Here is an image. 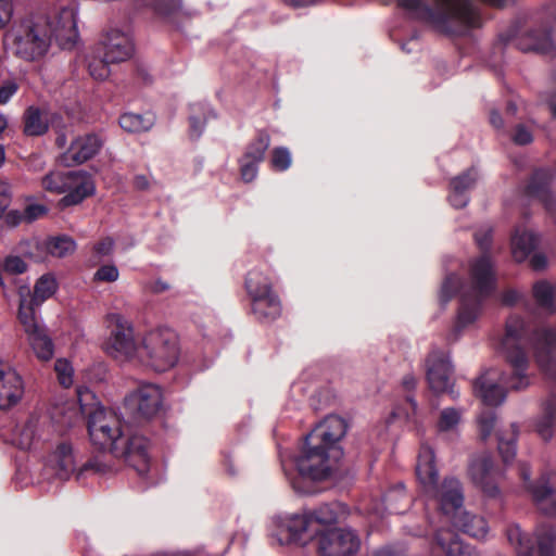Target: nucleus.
<instances>
[{
  "instance_id": "nucleus-1",
  "label": "nucleus",
  "mask_w": 556,
  "mask_h": 556,
  "mask_svg": "<svg viewBox=\"0 0 556 556\" xmlns=\"http://www.w3.org/2000/svg\"><path fill=\"white\" fill-rule=\"evenodd\" d=\"M532 350L539 368L556 381V325L531 327L519 315H510L506 320L502 341L509 372L490 369L473 382V392L488 406L501 405L507 391H519L530 384L528 376L529 358L521 342Z\"/></svg>"
},
{
  "instance_id": "nucleus-2",
  "label": "nucleus",
  "mask_w": 556,
  "mask_h": 556,
  "mask_svg": "<svg viewBox=\"0 0 556 556\" xmlns=\"http://www.w3.org/2000/svg\"><path fill=\"white\" fill-rule=\"evenodd\" d=\"M77 396L81 414L88 418L87 428L90 441L102 452L101 456H94L81 466L78 477L88 470L97 473L112 471V457L124 458L125 463L139 475H146L151 460L149 439L137 433L125 438L121 429V420L115 413L106 410L102 406L92 409L91 405L87 403L88 400H94V394L88 388H79Z\"/></svg>"
},
{
  "instance_id": "nucleus-3",
  "label": "nucleus",
  "mask_w": 556,
  "mask_h": 556,
  "mask_svg": "<svg viewBox=\"0 0 556 556\" xmlns=\"http://www.w3.org/2000/svg\"><path fill=\"white\" fill-rule=\"evenodd\" d=\"M54 39L62 49H72L78 39L76 14L72 8H62L53 16L30 14L14 23L5 34L14 54L28 62L43 58Z\"/></svg>"
},
{
  "instance_id": "nucleus-4",
  "label": "nucleus",
  "mask_w": 556,
  "mask_h": 556,
  "mask_svg": "<svg viewBox=\"0 0 556 556\" xmlns=\"http://www.w3.org/2000/svg\"><path fill=\"white\" fill-rule=\"evenodd\" d=\"M112 349L125 358L136 357L143 366L163 372L176 365L179 346L175 333L168 329L149 331L137 344L134 329L121 321L116 316V327L112 331Z\"/></svg>"
},
{
  "instance_id": "nucleus-5",
  "label": "nucleus",
  "mask_w": 556,
  "mask_h": 556,
  "mask_svg": "<svg viewBox=\"0 0 556 556\" xmlns=\"http://www.w3.org/2000/svg\"><path fill=\"white\" fill-rule=\"evenodd\" d=\"M397 0V4L412 16L430 25L435 31L448 36H464L469 29L481 26L478 10L470 0Z\"/></svg>"
},
{
  "instance_id": "nucleus-6",
  "label": "nucleus",
  "mask_w": 556,
  "mask_h": 556,
  "mask_svg": "<svg viewBox=\"0 0 556 556\" xmlns=\"http://www.w3.org/2000/svg\"><path fill=\"white\" fill-rule=\"evenodd\" d=\"M473 237L481 251V255L470 266V288L460 295L456 321L457 330L472 324L477 319L483 301L494 292L496 286L490 254L492 249V229H479L475 232Z\"/></svg>"
},
{
  "instance_id": "nucleus-7",
  "label": "nucleus",
  "mask_w": 556,
  "mask_h": 556,
  "mask_svg": "<svg viewBox=\"0 0 556 556\" xmlns=\"http://www.w3.org/2000/svg\"><path fill=\"white\" fill-rule=\"evenodd\" d=\"M344 513L345 505L332 502L305 510L301 515L278 516L273 519L275 529L271 535L280 545L305 543L306 540L316 538L329 529V526L338 523Z\"/></svg>"
},
{
  "instance_id": "nucleus-8",
  "label": "nucleus",
  "mask_w": 556,
  "mask_h": 556,
  "mask_svg": "<svg viewBox=\"0 0 556 556\" xmlns=\"http://www.w3.org/2000/svg\"><path fill=\"white\" fill-rule=\"evenodd\" d=\"M416 476L424 488V492L434 498L444 516L459 514L464 503V492L459 480L445 478L439 484L438 469L433 450L422 444L416 464Z\"/></svg>"
},
{
  "instance_id": "nucleus-9",
  "label": "nucleus",
  "mask_w": 556,
  "mask_h": 556,
  "mask_svg": "<svg viewBox=\"0 0 556 556\" xmlns=\"http://www.w3.org/2000/svg\"><path fill=\"white\" fill-rule=\"evenodd\" d=\"M556 22V0L544 7L534 15L536 26L530 27L521 34H517L515 27H511L500 35V40L504 45L515 41L516 47L522 52H535L548 54L555 50V43L552 38L553 24Z\"/></svg>"
},
{
  "instance_id": "nucleus-10",
  "label": "nucleus",
  "mask_w": 556,
  "mask_h": 556,
  "mask_svg": "<svg viewBox=\"0 0 556 556\" xmlns=\"http://www.w3.org/2000/svg\"><path fill=\"white\" fill-rule=\"evenodd\" d=\"M331 458L333 453L330 450L323 444H311L308 435H305L294 463L302 478L323 481L331 476Z\"/></svg>"
},
{
  "instance_id": "nucleus-11",
  "label": "nucleus",
  "mask_w": 556,
  "mask_h": 556,
  "mask_svg": "<svg viewBox=\"0 0 556 556\" xmlns=\"http://www.w3.org/2000/svg\"><path fill=\"white\" fill-rule=\"evenodd\" d=\"M506 536L518 556H555L556 529L552 526L543 525L538 529L536 546L516 525L507 528Z\"/></svg>"
},
{
  "instance_id": "nucleus-12",
  "label": "nucleus",
  "mask_w": 556,
  "mask_h": 556,
  "mask_svg": "<svg viewBox=\"0 0 556 556\" xmlns=\"http://www.w3.org/2000/svg\"><path fill=\"white\" fill-rule=\"evenodd\" d=\"M316 539L318 552L323 556H352L361 546L359 536L351 529H326Z\"/></svg>"
},
{
  "instance_id": "nucleus-13",
  "label": "nucleus",
  "mask_w": 556,
  "mask_h": 556,
  "mask_svg": "<svg viewBox=\"0 0 556 556\" xmlns=\"http://www.w3.org/2000/svg\"><path fill=\"white\" fill-rule=\"evenodd\" d=\"M519 475L538 509L545 516L556 518V490L549 483V476L544 473L532 482L530 467L526 463L519 464Z\"/></svg>"
},
{
  "instance_id": "nucleus-14",
  "label": "nucleus",
  "mask_w": 556,
  "mask_h": 556,
  "mask_svg": "<svg viewBox=\"0 0 556 556\" xmlns=\"http://www.w3.org/2000/svg\"><path fill=\"white\" fill-rule=\"evenodd\" d=\"M58 289L55 278L51 274L42 275L35 283L31 292L29 286L18 285L17 294L20 298L18 316H36V309Z\"/></svg>"
},
{
  "instance_id": "nucleus-15",
  "label": "nucleus",
  "mask_w": 556,
  "mask_h": 556,
  "mask_svg": "<svg viewBox=\"0 0 556 556\" xmlns=\"http://www.w3.org/2000/svg\"><path fill=\"white\" fill-rule=\"evenodd\" d=\"M162 391L152 383L139 386L125 397V406L138 418L151 419L162 408Z\"/></svg>"
},
{
  "instance_id": "nucleus-16",
  "label": "nucleus",
  "mask_w": 556,
  "mask_h": 556,
  "mask_svg": "<svg viewBox=\"0 0 556 556\" xmlns=\"http://www.w3.org/2000/svg\"><path fill=\"white\" fill-rule=\"evenodd\" d=\"M426 367L427 381L434 393H454L451 381L453 368L445 352L433 349L426 359Z\"/></svg>"
},
{
  "instance_id": "nucleus-17",
  "label": "nucleus",
  "mask_w": 556,
  "mask_h": 556,
  "mask_svg": "<svg viewBox=\"0 0 556 556\" xmlns=\"http://www.w3.org/2000/svg\"><path fill=\"white\" fill-rule=\"evenodd\" d=\"M346 421L338 415H329L319 422L307 435L311 444H323L333 453V458L341 456L339 441L345 435Z\"/></svg>"
},
{
  "instance_id": "nucleus-18",
  "label": "nucleus",
  "mask_w": 556,
  "mask_h": 556,
  "mask_svg": "<svg viewBox=\"0 0 556 556\" xmlns=\"http://www.w3.org/2000/svg\"><path fill=\"white\" fill-rule=\"evenodd\" d=\"M469 473L473 483L479 486L489 497H496L500 494L498 481L502 473L494 466L493 460L488 456L473 459L469 466Z\"/></svg>"
},
{
  "instance_id": "nucleus-19",
  "label": "nucleus",
  "mask_w": 556,
  "mask_h": 556,
  "mask_svg": "<svg viewBox=\"0 0 556 556\" xmlns=\"http://www.w3.org/2000/svg\"><path fill=\"white\" fill-rule=\"evenodd\" d=\"M553 180L552 170L548 168L535 169L528 179L525 187V194L528 198L539 200L546 212L555 217L556 216V202L551 191V184Z\"/></svg>"
},
{
  "instance_id": "nucleus-20",
  "label": "nucleus",
  "mask_w": 556,
  "mask_h": 556,
  "mask_svg": "<svg viewBox=\"0 0 556 556\" xmlns=\"http://www.w3.org/2000/svg\"><path fill=\"white\" fill-rule=\"evenodd\" d=\"M18 320L37 358L43 362L51 359L54 354V344L47 329L37 323L36 316H18Z\"/></svg>"
},
{
  "instance_id": "nucleus-21",
  "label": "nucleus",
  "mask_w": 556,
  "mask_h": 556,
  "mask_svg": "<svg viewBox=\"0 0 556 556\" xmlns=\"http://www.w3.org/2000/svg\"><path fill=\"white\" fill-rule=\"evenodd\" d=\"M103 139L98 134L76 137L63 153L62 160L67 166H76L91 160L102 148Z\"/></svg>"
},
{
  "instance_id": "nucleus-22",
  "label": "nucleus",
  "mask_w": 556,
  "mask_h": 556,
  "mask_svg": "<svg viewBox=\"0 0 556 556\" xmlns=\"http://www.w3.org/2000/svg\"><path fill=\"white\" fill-rule=\"evenodd\" d=\"M96 185L90 174L84 170L71 172L64 197L60 199L59 206L65 208L80 204L85 199L93 195Z\"/></svg>"
},
{
  "instance_id": "nucleus-23",
  "label": "nucleus",
  "mask_w": 556,
  "mask_h": 556,
  "mask_svg": "<svg viewBox=\"0 0 556 556\" xmlns=\"http://www.w3.org/2000/svg\"><path fill=\"white\" fill-rule=\"evenodd\" d=\"M23 394L22 377L8 363L0 361V409L15 406Z\"/></svg>"
},
{
  "instance_id": "nucleus-24",
  "label": "nucleus",
  "mask_w": 556,
  "mask_h": 556,
  "mask_svg": "<svg viewBox=\"0 0 556 556\" xmlns=\"http://www.w3.org/2000/svg\"><path fill=\"white\" fill-rule=\"evenodd\" d=\"M103 56L112 63L127 61L134 52V45L129 36L118 29L106 31L100 42Z\"/></svg>"
},
{
  "instance_id": "nucleus-25",
  "label": "nucleus",
  "mask_w": 556,
  "mask_h": 556,
  "mask_svg": "<svg viewBox=\"0 0 556 556\" xmlns=\"http://www.w3.org/2000/svg\"><path fill=\"white\" fill-rule=\"evenodd\" d=\"M434 546L445 556H479L475 547L465 544L457 533L450 529H439L434 534Z\"/></svg>"
},
{
  "instance_id": "nucleus-26",
  "label": "nucleus",
  "mask_w": 556,
  "mask_h": 556,
  "mask_svg": "<svg viewBox=\"0 0 556 556\" xmlns=\"http://www.w3.org/2000/svg\"><path fill=\"white\" fill-rule=\"evenodd\" d=\"M451 522L455 529L477 540L484 539L489 531L486 520L483 517L467 511L455 514L451 517Z\"/></svg>"
},
{
  "instance_id": "nucleus-27",
  "label": "nucleus",
  "mask_w": 556,
  "mask_h": 556,
  "mask_svg": "<svg viewBox=\"0 0 556 556\" xmlns=\"http://www.w3.org/2000/svg\"><path fill=\"white\" fill-rule=\"evenodd\" d=\"M251 302V313L260 323H270L277 319L281 314V302L276 292L257 296Z\"/></svg>"
},
{
  "instance_id": "nucleus-28",
  "label": "nucleus",
  "mask_w": 556,
  "mask_h": 556,
  "mask_svg": "<svg viewBox=\"0 0 556 556\" xmlns=\"http://www.w3.org/2000/svg\"><path fill=\"white\" fill-rule=\"evenodd\" d=\"M50 462L53 464L56 476L61 480L70 479L72 473L76 470V460L72 444L68 442L59 443L50 456Z\"/></svg>"
},
{
  "instance_id": "nucleus-29",
  "label": "nucleus",
  "mask_w": 556,
  "mask_h": 556,
  "mask_svg": "<svg viewBox=\"0 0 556 556\" xmlns=\"http://www.w3.org/2000/svg\"><path fill=\"white\" fill-rule=\"evenodd\" d=\"M539 237L523 227H516L511 237V249L514 258L523 262L538 247Z\"/></svg>"
},
{
  "instance_id": "nucleus-30",
  "label": "nucleus",
  "mask_w": 556,
  "mask_h": 556,
  "mask_svg": "<svg viewBox=\"0 0 556 556\" xmlns=\"http://www.w3.org/2000/svg\"><path fill=\"white\" fill-rule=\"evenodd\" d=\"M23 134L27 137H40L48 132L49 121L46 113L38 106L26 108L22 116Z\"/></svg>"
},
{
  "instance_id": "nucleus-31",
  "label": "nucleus",
  "mask_w": 556,
  "mask_h": 556,
  "mask_svg": "<svg viewBox=\"0 0 556 556\" xmlns=\"http://www.w3.org/2000/svg\"><path fill=\"white\" fill-rule=\"evenodd\" d=\"M216 118L215 112L205 102H197L190 105L189 114V136L191 139L197 140L201 137L206 123Z\"/></svg>"
},
{
  "instance_id": "nucleus-32",
  "label": "nucleus",
  "mask_w": 556,
  "mask_h": 556,
  "mask_svg": "<svg viewBox=\"0 0 556 556\" xmlns=\"http://www.w3.org/2000/svg\"><path fill=\"white\" fill-rule=\"evenodd\" d=\"M244 289L251 300L260 296H265L275 292L273 289L271 279L262 270H250L244 279Z\"/></svg>"
},
{
  "instance_id": "nucleus-33",
  "label": "nucleus",
  "mask_w": 556,
  "mask_h": 556,
  "mask_svg": "<svg viewBox=\"0 0 556 556\" xmlns=\"http://www.w3.org/2000/svg\"><path fill=\"white\" fill-rule=\"evenodd\" d=\"M556 424V395L551 394L543 405V415L536 422V432L544 440L548 441L554 434Z\"/></svg>"
},
{
  "instance_id": "nucleus-34",
  "label": "nucleus",
  "mask_w": 556,
  "mask_h": 556,
  "mask_svg": "<svg viewBox=\"0 0 556 556\" xmlns=\"http://www.w3.org/2000/svg\"><path fill=\"white\" fill-rule=\"evenodd\" d=\"M270 135L265 129L256 130L253 139L247 144L242 157L263 163L270 146Z\"/></svg>"
},
{
  "instance_id": "nucleus-35",
  "label": "nucleus",
  "mask_w": 556,
  "mask_h": 556,
  "mask_svg": "<svg viewBox=\"0 0 556 556\" xmlns=\"http://www.w3.org/2000/svg\"><path fill=\"white\" fill-rule=\"evenodd\" d=\"M532 296L539 307L554 312L556 285L549 282L546 279H540L532 286Z\"/></svg>"
},
{
  "instance_id": "nucleus-36",
  "label": "nucleus",
  "mask_w": 556,
  "mask_h": 556,
  "mask_svg": "<svg viewBox=\"0 0 556 556\" xmlns=\"http://www.w3.org/2000/svg\"><path fill=\"white\" fill-rule=\"evenodd\" d=\"M118 123L125 131L135 134L150 130L155 123V118L150 113H124L119 116Z\"/></svg>"
},
{
  "instance_id": "nucleus-37",
  "label": "nucleus",
  "mask_w": 556,
  "mask_h": 556,
  "mask_svg": "<svg viewBox=\"0 0 556 556\" xmlns=\"http://www.w3.org/2000/svg\"><path fill=\"white\" fill-rule=\"evenodd\" d=\"M146 5L151 7L157 17L168 23H174L181 11L178 0H149Z\"/></svg>"
},
{
  "instance_id": "nucleus-38",
  "label": "nucleus",
  "mask_w": 556,
  "mask_h": 556,
  "mask_svg": "<svg viewBox=\"0 0 556 556\" xmlns=\"http://www.w3.org/2000/svg\"><path fill=\"white\" fill-rule=\"evenodd\" d=\"M47 252L55 257H64L76 249L75 241L68 236L50 238L46 243Z\"/></svg>"
},
{
  "instance_id": "nucleus-39",
  "label": "nucleus",
  "mask_w": 556,
  "mask_h": 556,
  "mask_svg": "<svg viewBox=\"0 0 556 556\" xmlns=\"http://www.w3.org/2000/svg\"><path fill=\"white\" fill-rule=\"evenodd\" d=\"M71 172H50L41 179L42 188L52 193L61 194L66 191Z\"/></svg>"
},
{
  "instance_id": "nucleus-40",
  "label": "nucleus",
  "mask_w": 556,
  "mask_h": 556,
  "mask_svg": "<svg viewBox=\"0 0 556 556\" xmlns=\"http://www.w3.org/2000/svg\"><path fill=\"white\" fill-rule=\"evenodd\" d=\"M462 285V278L457 274L451 273L446 275L440 291L441 304L445 305L447 302H450L458 293Z\"/></svg>"
},
{
  "instance_id": "nucleus-41",
  "label": "nucleus",
  "mask_w": 556,
  "mask_h": 556,
  "mask_svg": "<svg viewBox=\"0 0 556 556\" xmlns=\"http://www.w3.org/2000/svg\"><path fill=\"white\" fill-rule=\"evenodd\" d=\"M518 437V428L516 425H511V434L509 439L498 437V453L505 464H509L516 456V442Z\"/></svg>"
},
{
  "instance_id": "nucleus-42",
  "label": "nucleus",
  "mask_w": 556,
  "mask_h": 556,
  "mask_svg": "<svg viewBox=\"0 0 556 556\" xmlns=\"http://www.w3.org/2000/svg\"><path fill=\"white\" fill-rule=\"evenodd\" d=\"M460 421V413L452 407L444 408L440 413V417L437 422V429L439 433L454 431Z\"/></svg>"
},
{
  "instance_id": "nucleus-43",
  "label": "nucleus",
  "mask_w": 556,
  "mask_h": 556,
  "mask_svg": "<svg viewBox=\"0 0 556 556\" xmlns=\"http://www.w3.org/2000/svg\"><path fill=\"white\" fill-rule=\"evenodd\" d=\"M292 163L291 153L286 147H276L271 151L270 166L276 172L287 170Z\"/></svg>"
},
{
  "instance_id": "nucleus-44",
  "label": "nucleus",
  "mask_w": 556,
  "mask_h": 556,
  "mask_svg": "<svg viewBox=\"0 0 556 556\" xmlns=\"http://www.w3.org/2000/svg\"><path fill=\"white\" fill-rule=\"evenodd\" d=\"M110 64L113 63L106 60V55L102 58L93 56L88 61V72L92 78L104 80L110 76Z\"/></svg>"
},
{
  "instance_id": "nucleus-45",
  "label": "nucleus",
  "mask_w": 556,
  "mask_h": 556,
  "mask_svg": "<svg viewBox=\"0 0 556 556\" xmlns=\"http://www.w3.org/2000/svg\"><path fill=\"white\" fill-rule=\"evenodd\" d=\"M54 370L58 376L59 383L64 388H70L73 383V367L65 358L55 361Z\"/></svg>"
},
{
  "instance_id": "nucleus-46",
  "label": "nucleus",
  "mask_w": 556,
  "mask_h": 556,
  "mask_svg": "<svg viewBox=\"0 0 556 556\" xmlns=\"http://www.w3.org/2000/svg\"><path fill=\"white\" fill-rule=\"evenodd\" d=\"M460 181L459 179H451L450 181L451 192L448 194V201L455 208H463L469 202L467 191L459 190Z\"/></svg>"
},
{
  "instance_id": "nucleus-47",
  "label": "nucleus",
  "mask_w": 556,
  "mask_h": 556,
  "mask_svg": "<svg viewBox=\"0 0 556 556\" xmlns=\"http://www.w3.org/2000/svg\"><path fill=\"white\" fill-rule=\"evenodd\" d=\"M496 421L493 410H483L478 417V427L481 440L485 441L492 433Z\"/></svg>"
},
{
  "instance_id": "nucleus-48",
  "label": "nucleus",
  "mask_w": 556,
  "mask_h": 556,
  "mask_svg": "<svg viewBox=\"0 0 556 556\" xmlns=\"http://www.w3.org/2000/svg\"><path fill=\"white\" fill-rule=\"evenodd\" d=\"M238 163L241 179L244 182L253 181L257 176L258 166L261 163L252 160H244L242 156L239 159Z\"/></svg>"
},
{
  "instance_id": "nucleus-49",
  "label": "nucleus",
  "mask_w": 556,
  "mask_h": 556,
  "mask_svg": "<svg viewBox=\"0 0 556 556\" xmlns=\"http://www.w3.org/2000/svg\"><path fill=\"white\" fill-rule=\"evenodd\" d=\"M22 212L25 224H31L46 216L49 208L45 204L34 203L26 205Z\"/></svg>"
},
{
  "instance_id": "nucleus-50",
  "label": "nucleus",
  "mask_w": 556,
  "mask_h": 556,
  "mask_svg": "<svg viewBox=\"0 0 556 556\" xmlns=\"http://www.w3.org/2000/svg\"><path fill=\"white\" fill-rule=\"evenodd\" d=\"M119 273L115 265L108 264L100 266L93 275V281L114 282L118 279Z\"/></svg>"
},
{
  "instance_id": "nucleus-51",
  "label": "nucleus",
  "mask_w": 556,
  "mask_h": 556,
  "mask_svg": "<svg viewBox=\"0 0 556 556\" xmlns=\"http://www.w3.org/2000/svg\"><path fill=\"white\" fill-rule=\"evenodd\" d=\"M3 270L9 275H20L27 270V264L22 257L10 255L4 258Z\"/></svg>"
},
{
  "instance_id": "nucleus-52",
  "label": "nucleus",
  "mask_w": 556,
  "mask_h": 556,
  "mask_svg": "<svg viewBox=\"0 0 556 556\" xmlns=\"http://www.w3.org/2000/svg\"><path fill=\"white\" fill-rule=\"evenodd\" d=\"M511 140L517 146H527L533 141V135L529 127L518 124L513 130Z\"/></svg>"
},
{
  "instance_id": "nucleus-53",
  "label": "nucleus",
  "mask_w": 556,
  "mask_h": 556,
  "mask_svg": "<svg viewBox=\"0 0 556 556\" xmlns=\"http://www.w3.org/2000/svg\"><path fill=\"white\" fill-rule=\"evenodd\" d=\"M18 89L20 85L15 79L3 80L0 85V104H7Z\"/></svg>"
},
{
  "instance_id": "nucleus-54",
  "label": "nucleus",
  "mask_w": 556,
  "mask_h": 556,
  "mask_svg": "<svg viewBox=\"0 0 556 556\" xmlns=\"http://www.w3.org/2000/svg\"><path fill=\"white\" fill-rule=\"evenodd\" d=\"M453 179L462 180L459 190L468 192L470 189L475 187L476 181L478 179V173L475 167H470L460 175L454 177Z\"/></svg>"
},
{
  "instance_id": "nucleus-55",
  "label": "nucleus",
  "mask_w": 556,
  "mask_h": 556,
  "mask_svg": "<svg viewBox=\"0 0 556 556\" xmlns=\"http://www.w3.org/2000/svg\"><path fill=\"white\" fill-rule=\"evenodd\" d=\"M2 220L3 225L9 228H15L22 223H25L23 218V212L18 210H10L8 212L5 211Z\"/></svg>"
},
{
  "instance_id": "nucleus-56",
  "label": "nucleus",
  "mask_w": 556,
  "mask_h": 556,
  "mask_svg": "<svg viewBox=\"0 0 556 556\" xmlns=\"http://www.w3.org/2000/svg\"><path fill=\"white\" fill-rule=\"evenodd\" d=\"M13 15V4L11 0H0V29L4 28Z\"/></svg>"
},
{
  "instance_id": "nucleus-57",
  "label": "nucleus",
  "mask_w": 556,
  "mask_h": 556,
  "mask_svg": "<svg viewBox=\"0 0 556 556\" xmlns=\"http://www.w3.org/2000/svg\"><path fill=\"white\" fill-rule=\"evenodd\" d=\"M11 203V189L8 184L0 182V220Z\"/></svg>"
},
{
  "instance_id": "nucleus-58",
  "label": "nucleus",
  "mask_w": 556,
  "mask_h": 556,
  "mask_svg": "<svg viewBox=\"0 0 556 556\" xmlns=\"http://www.w3.org/2000/svg\"><path fill=\"white\" fill-rule=\"evenodd\" d=\"M114 247L112 238L106 237L94 244L93 251L101 256L110 255Z\"/></svg>"
},
{
  "instance_id": "nucleus-59",
  "label": "nucleus",
  "mask_w": 556,
  "mask_h": 556,
  "mask_svg": "<svg viewBox=\"0 0 556 556\" xmlns=\"http://www.w3.org/2000/svg\"><path fill=\"white\" fill-rule=\"evenodd\" d=\"M530 266L535 271H541L547 266V258L543 253H535L530 258Z\"/></svg>"
},
{
  "instance_id": "nucleus-60",
  "label": "nucleus",
  "mask_w": 556,
  "mask_h": 556,
  "mask_svg": "<svg viewBox=\"0 0 556 556\" xmlns=\"http://www.w3.org/2000/svg\"><path fill=\"white\" fill-rule=\"evenodd\" d=\"M520 299V293L514 289L505 291L502 295V302L505 305H515Z\"/></svg>"
},
{
  "instance_id": "nucleus-61",
  "label": "nucleus",
  "mask_w": 556,
  "mask_h": 556,
  "mask_svg": "<svg viewBox=\"0 0 556 556\" xmlns=\"http://www.w3.org/2000/svg\"><path fill=\"white\" fill-rule=\"evenodd\" d=\"M490 124L496 129H502L504 127V122L498 111L492 110L490 112Z\"/></svg>"
},
{
  "instance_id": "nucleus-62",
  "label": "nucleus",
  "mask_w": 556,
  "mask_h": 556,
  "mask_svg": "<svg viewBox=\"0 0 556 556\" xmlns=\"http://www.w3.org/2000/svg\"><path fill=\"white\" fill-rule=\"evenodd\" d=\"M132 185L137 190H147L149 188V179L144 175H137L134 178Z\"/></svg>"
},
{
  "instance_id": "nucleus-63",
  "label": "nucleus",
  "mask_w": 556,
  "mask_h": 556,
  "mask_svg": "<svg viewBox=\"0 0 556 556\" xmlns=\"http://www.w3.org/2000/svg\"><path fill=\"white\" fill-rule=\"evenodd\" d=\"M168 289H169V285L162 279H156L151 286V291L156 294L163 293V292L167 291Z\"/></svg>"
},
{
  "instance_id": "nucleus-64",
  "label": "nucleus",
  "mask_w": 556,
  "mask_h": 556,
  "mask_svg": "<svg viewBox=\"0 0 556 556\" xmlns=\"http://www.w3.org/2000/svg\"><path fill=\"white\" fill-rule=\"evenodd\" d=\"M371 556H402L400 553L394 552L390 547H382L375 553H372Z\"/></svg>"
}]
</instances>
